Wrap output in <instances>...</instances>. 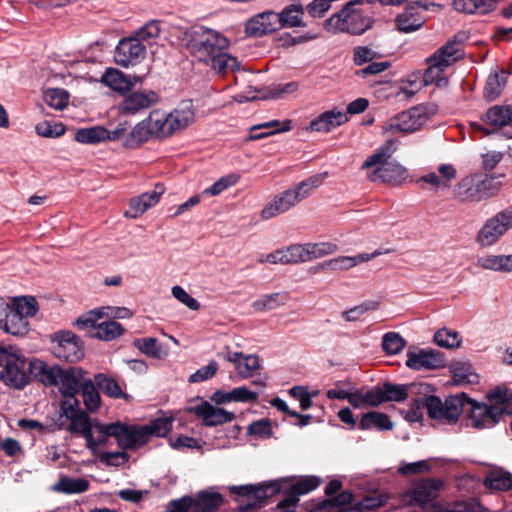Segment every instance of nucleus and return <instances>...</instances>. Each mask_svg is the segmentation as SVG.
Listing matches in <instances>:
<instances>
[{
  "label": "nucleus",
  "mask_w": 512,
  "mask_h": 512,
  "mask_svg": "<svg viewBox=\"0 0 512 512\" xmlns=\"http://www.w3.org/2000/svg\"><path fill=\"white\" fill-rule=\"evenodd\" d=\"M481 120L492 126L493 129L489 130L477 125L476 127L485 132L487 135L496 132L499 128H506L504 136L512 138V106L511 105H495L487 110L481 117Z\"/></svg>",
  "instance_id": "17"
},
{
  "label": "nucleus",
  "mask_w": 512,
  "mask_h": 512,
  "mask_svg": "<svg viewBox=\"0 0 512 512\" xmlns=\"http://www.w3.org/2000/svg\"><path fill=\"white\" fill-rule=\"evenodd\" d=\"M303 15L304 9L302 5L291 4L286 6L280 13H277V16H279L280 28L304 26Z\"/></svg>",
  "instance_id": "31"
},
{
  "label": "nucleus",
  "mask_w": 512,
  "mask_h": 512,
  "mask_svg": "<svg viewBox=\"0 0 512 512\" xmlns=\"http://www.w3.org/2000/svg\"><path fill=\"white\" fill-rule=\"evenodd\" d=\"M461 46V40L455 36L426 59L428 67L423 74L424 85L435 84L439 88L448 86V79L443 72L462 58Z\"/></svg>",
  "instance_id": "8"
},
{
  "label": "nucleus",
  "mask_w": 512,
  "mask_h": 512,
  "mask_svg": "<svg viewBox=\"0 0 512 512\" xmlns=\"http://www.w3.org/2000/svg\"><path fill=\"white\" fill-rule=\"evenodd\" d=\"M135 346L144 354L152 358H161L162 346L156 338L147 337L135 341Z\"/></svg>",
  "instance_id": "54"
},
{
  "label": "nucleus",
  "mask_w": 512,
  "mask_h": 512,
  "mask_svg": "<svg viewBox=\"0 0 512 512\" xmlns=\"http://www.w3.org/2000/svg\"><path fill=\"white\" fill-rule=\"evenodd\" d=\"M193 499V512H214L223 503L220 493L207 490L198 492Z\"/></svg>",
  "instance_id": "29"
},
{
  "label": "nucleus",
  "mask_w": 512,
  "mask_h": 512,
  "mask_svg": "<svg viewBox=\"0 0 512 512\" xmlns=\"http://www.w3.org/2000/svg\"><path fill=\"white\" fill-rule=\"evenodd\" d=\"M186 49L197 61L210 65L218 74L240 69L238 59L226 52L228 40L218 31L203 26L186 32Z\"/></svg>",
  "instance_id": "2"
},
{
  "label": "nucleus",
  "mask_w": 512,
  "mask_h": 512,
  "mask_svg": "<svg viewBox=\"0 0 512 512\" xmlns=\"http://www.w3.org/2000/svg\"><path fill=\"white\" fill-rule=\"evenodd\" d=\"M53 353L57 358L72 363L79 361L84 355L79 338L71 332H63L57 336Z\"/></svg>",
  "instance_id": "22"
},
{
  "label": "nucleus",
  "mask_w": 512,
  "mask_h": 512,
  "mask_svg": "<svg viewBox=\"0 0 512 512\" xmlns=\"http://www.w3.org/2000/svg\"><path fill=\"white\" fill-rule=\"evenodd\" d=\"M406 365L413 370L439 369L445 366V357L434 349L409 350Z\"/></svg>",
  "instance_id": "20"
},
{
  "label": "nucleus",
  "mask_w": 512,
  "mask_h": 512,
  "mask_svg": "<svg viewBox=\"0 0 512 512\" xmlns=\"http://www.w3.org/2000/svg\"><path fill=\"white\" fill-rule=\"evenodd\" d=\"M289 300V295L285 292H276L266 294L255 300L252 304L256 311H269L285 305Z\"/></svg>",
  "instance_id": "36"
},
{
  "label": "nucleus",
  "mask_w": 512,
  "mask_h": 512,
  "mask_svg": "<svg viewBox=\"0 0 512 512\" xmlns=\"http://www.w3.org/2000/svg\"><path fill=\"white\" fill-rule=\"evenodd\" d=\"M507 83V73L501 71L500 73H490L484 87L483 95L488 101L497 99Z\"/></svg>",
  "instance_id": "32"
},
{
  "label": "nucleus",
  "mask_w": 512,
  "mask_h": 512,
  "mask_svg": "<svg viewBox=\"0 0 512 512\" xmlns=\"http://www.w3.org/2000/svg\"><path fill=\"white\" fill-rule=\"evenodd\" d=\"M239 180V176L235 174H230L221 177L218 179L213 185L203 190L202 195H210V196H216L220 194L225 189L233 186L236 184Z\"/></svg>",
  "instance_id": "58"
},
{
  "label": "nucleus",
  "mask_w": 512,
  "mask_h": 512,
  "mask_svg": "<svg viewBox=\"0 0 512 512\" xmlns=\"http://www.w3.org/2000/svg\"><path fill=\"white\" fill-rule=\"evenodd\" d=\"M326 177V173L316 174L299 182L294 188L287 189L268 202L261 211V217L269 220L289 211L298 203L309 197L314 189L319 187Z\"/></svg>",
  "instance_id": "7"
},
{
  "label": "nucleus",
  "mask_w": 512,
  "mask_h": 512,
  "mask_svg": "<svg viewBox=\"0 0 512 512\" xmlns=\"http://www.w3.org/2000/svg\"><path fill=\"white\" fill-rule=\"evenodd\" d=\"M387 498L383 495L366 496L360 502L356 503L353 507H342L334 512H364L377 509L383 506Z\"/></svg>",
  "instance_id": "43"
},
{
  "label": "nucleus",
  "mask_w": 512,
  "mask_h": 512,
  "mask_svg": "<svg viewBox=\"0 0 512 512\" xmlns=\"http://www.w3.org/2000/svg\"><path fill=\"white\" fill-rule=\"evenodd\" d=\"M145 432L146 429L142 426L121 422L103 424L96 419H89L85 431H79L77 434L83 436L87 448L95 452L98 447L105 445L110 437L115 438L122 449L143 446L147 443Z\"/></svg>",
  "instance_id": "3"
},
{
  "label": "nucleus",
  "mask_w": 512,
  "mask_h": 512,
  "mask_svg": "<svg viewBox=\"0 0 512 512\" xmlns=\"http://www.w3.org/2000/svg\"><path fill=\"white\" fill-rule=\"evenodd\" d=\"M194 499L191 496H183L179 499L171 500L166 505V512H193Z\"/></svg>",
  "instance_id": "62"
},
{
  "label": "nucleus",
  "mask_w": 512,
  "mask_h": 512,
  "mask_svg": "<svg viewBox=\"0 0 512 512\" xmlns=\"http://www.w3.org/2000/svg\"><path fill=\"white\" fill-rule=\"evenodd\" d=\"M359 427L362 430L377 428L378 430L384 431L391 430L393 428V423L386 414L371 411L362 416Z\"/></svg>",
  "instance_id": "35"
},
{
  "label": "nucleus",
  "mask_w": 512,
  "mask_h": 512,
  "mask_svg": "<svg viewBox=\"0 0 512 512\" xmlns=\"http://www.w3.org/2000/svg\"><path fill=\"white\" fill-rule=\"evenodd\" d=\"M96 386L103 391L106 395L112 398H126L127 395L123 393L119 383L112 377L104 373H98L94 377Z\"/></svg>",
  "instance_id": "41"
},
{
  "label": "nucleus",
  "mask_w": 512,
  "mask_h": 512,
  "mask_svg": "<svg viewBox=\"0 0 512 512\" xmlns=\"http://www.w3.org/2000/svg\"><path fill=\"white\" fill-rule=\"evenodd\" d=\"M272 264H296L302 263L299 251V244L290 245L286 248L276 250L267 254V259Z\"/></svg>",
  "instance_id": "33"
},
{
  "label": "nucleus",
  "mask_w": 512,
  "mask_h": 512,
  "mask_svg": "<svg viewBox=\"0 0 512 512\" xmlns=\"http://www.w3.org/2000/svg\"><path fill=\"white\" fill-rule=\"evenodd\" d=\"M89 488V482L83 478H69L62 477L60 480L52 486V490L55 492L65 494H76L83 493Z\"/></svg>",
  "instance_id": "37"
},
{
  "label": "nucleus",
  "mask_w": 512,
  "mask_h": 512,
  "mask_svg": "<svg viewBox=\"0 0 512 512\" xmlns=\"http://www.w3.org/2000/svg\"><path fill=\"white\" fill-rule=\"evenodd\" d=\"M111 308H101L98 310L90 311L89 313L79 317L75 324L78 328L82 330L93 328L94 332L96 331V326L99 324L98 320L103 315H108V312L105 310H110Z\"/></svg>",
  "instance_id": "56"
},
{
  "label": "nucleus",
  "mask_w": 512,
  "mask_h": 512,
  "mask_svg": "<svg viewBox=\"0 0 512 512\" xmlns=\"http://www.w3.org/2000/svg\"><path fill=\"white\" fill-rule=\"evenodd\" d=\"M337 250L338 246L332 242L299 244L302 263L333 254Z\"/></svg>",
  "instance_id": "27"
},
{
  "label": "nucleus",
  "mask_w": 512,
  "mask_h": 512,
  "mask_svg": "<svg viewBox=\"0 0 512 512\" xmlns=\"http://www.w3.org/2000/svg\"><path fill=\"white\" fill-rule=\"evenodd\" d=\"M466 394L461 393L446 398L445 402L437 396H427L417 399L409 412L410 421H419L422 418V409H425L432 419L445 423H455L465 411Z\"/></svg>",
  "instance_id": "4"
},
{
  "label": "nucleus",
  "mask_w": 512,
  "mask_h": 512,
  "mask_svg": "<svg viewBox=\"0 0 512 512\" xmlns=\"http://www.w3.org/2000/svg\"><path fill=\"white\" fill-rule=\"evenodd\" d=\"M159 97L152 90L132 92L124 97L119 104V111L122 114L134 115L138 112L150 108L156 104Z\"/></svg>",
  "instance_id": "23"
},
{
  "label": "nucleus",
  "mask_w": 512,
  "mask_h": 512,
  "mask_svg": "<svg viewBox=\"0 0 512 512\" xmlns=\"http://www.w3.org/2000/svg\"><path fill=\"white\" fill-rule=\"evenodd\" d=\"M279 29V16L273 11L262 12L252 17L245 26V32L250 37H261Z\"/></svg>",
  "instance_id": "24"
},
{
  "label": "nucleus",
  "mask_w": 512,
  "mask_h": 512,
  "mask_svg": "<svg viewBox=\"0 0 512 512\" xmlns=\"http://www.w3.org/2000/svg\"><path fill=\"white\" fill-rule=\"evenodd\" d=\"M235 369L240 378L247 379L252 376L254 371L260 369L259 357L254 354L244 355L241 352V357H239Z\"/></svg>",
  "instance_id": "44"
},
{
  "label": "nucleus",
  "mask_w": 512,
  "mask_h": 512,
  "mask_svg": "<svg viewBox=\"0 0 512 512\" xmlns=\"http://www.w3.org/2000/svg\"><path fill=\"white\" fill-rule=\"evenodd\" d=\"M146 429V440H150L152 436L164 437L172 429V418L159 417L154 419L150 424L142 425Z\"/></svg>",
  "instance_id": "47"
},
{
  "label": "nucleus",
  "mask_w": 512,
  "mask_h": 512,
  "mask_svg": "<svg viewBox=\"0 0 512 512\" xmlns=\"http://www.w3.org/2000/svg\"><path fill=\"white\" fill-rule=\"evenodd\" d=\"M498 176L474 173L462 177L453 188V197L460 203H479L494 197L502 183Z\"/></svg>",
  "instance_id": "6"
},
{
  "label": "nucleus",
  "mask_w": 512,
  "mask_h": 512,
  "mask_svg": "<svg viewBox=\"0 0 512 512\" xmlns=\"http://www.w3.org/2000/svg\"><path fill=\"white\" fill-rule=\"evenodd\" d=\"M194 120L192 102H181L172 112L165 113L160 110L150 112L147 122L153 137L164 138L176 131L186 128Z\"/></svg>",
  "instance_id": "9"
},
{
  "label": "nucleus",
  "mask_w": 512,
  "mask_h": 512,
  "mask_svg": "<svg viewBox=\"0 0 512 512\" xmlns=\"http://www.w3.org/2000/svg\"><path fill=\"white\" fill-rule=\"evenodd\" d=\"M150 137H153V135L150 132V127L146 119L145 121L137 123L132 128L129 133V137L125 140V146L130 148L135 147L140 143L147 141Z\"/></svg>",
  "instance_id": "48"
},
{
  "label": "nucleus",
  "mask_w": 512,
  "mask_h": 512,
  "mask_svg": "<svg viewBox=\"0 0 512 512\" xmlns=\"http://www.w3.org/2000/svg\"><path fill=\"white\" fill-rule=\"evenodd\" d=\"M365 1L353 0L325 22V28L332 33L361 35L372 27L373 19L357 5Z\"/></svg>",
  "instance_id": "10"
},
{
  "label": "nucleus",
  "mask_w": 512,
  "mask_h": 512,
  "mask_svg": "<svg viewBox=\"0 0 512 512\" xmlns=\"http://www.w3.org/2000/svg\"><path fill=\"white\" fill-rule=\"evenodd\" d=\"M164 191L163 185L157 184L152 191L142 193L132 198L129 203V209L124 212V216L131 219L138 218L159 202Z\"/></svg>",
  "instance_id": "25"
},
{
  "label": "nucleus",
  "mask_w": 512,
  "mask_h": 512,
  "mask_svg": "<svg viewBox=\"0 0 512 512\" xmlns=\"http://www.w3.org/2000/svg\"><path fill=\"white\" fill-rule=\"evenodd\" d=\"M469 407L471 426L475 429H489L494 427L504 412V407L488 405L470 399L466 395L465 408Z\"/></svg>",
  "instance_id": "15"
},
{
  "label": "nucleus",
  "mask_w": 512,
  "mask_h": 512,
  "mask_svg": "<svg viewBox=\"0 0 512 512\" xmlns=\"http://www.w3.org/2000/svg\"><path fill=\"white\" fill-rule=\"evenodd\" d=\"M486 487L495 490H508L512 486V480L509 473L503 470L491 471L484 481Z\"/></svg>",
  "instance_id": "50"
},
{
  "label": "nucleus",
  "mask_w": 512,
  "mask_h": 512,
  "mask_svg": "<svg viewBox=\"0 0 512 512\" xmlns=\"http://www.w3.org/2000/svg\"><path fill=\"white\" fill-rule=\"evenodd\" d=\"M384 402H401L408 396L407 386L401 384L385 383L381 386Z\"/></svg>",
  "instance_id": "52"
},
{
  "label": "nucleus",
  "mask_w": 512,
  "mask_h": 512,
  "mask_svg": "<svg viewBox=\"0 0 512 512\" xmlns=\"http://www.w3.org/2000/svg\"><path fill=\"white\" fill-rule=\"evenodd\" d=\"M160 32L161 22L158 20H151L135 31L133 36L137 38L140 43L151 45L159 37Z\"/></svg>",
  "instance_id": "45"
},
{
  "label": "nucleus",
  "mask_w": 512,
  "mask_h": 512,
  "mask_svg": "<svg viewBox=\"0 0 512 512\" xmlns=\"http://www.w3.org/2000/svg\"><path fill=\"white\" fill-rule=\"evenodd\" d=\"M4 323H7V325L2 330L11 335H24L28 331V319L19 314L13 307L10 308Z\"/></svg>",
  "instance_id": "40"
},
{
  "label": "nucleus",
  "mask_w": 512,
  "mask_h": 512,
  "mask_svg": "<svg viewBox=\"0 0 512 512\" xmlns=\"http://www.w3.org/2000/svg\"><path fill=\"white\" fill-rule=\"evenodd\" d=\"M231 493L242 497L240 501L239 512H255L256 509L262 507L267 498L272 497L281 490L278 481H272L266 484H247L239 486H230Z\"/></svg>",
  "instance_id": "12"
},
{
  "label": "nucleus",
  "mask_w": 512,
  "mask_h": 512,
  "mask_svg": "<svg viewBox=\"0 0 512 512\" xmlns=\"http://www.w3.org/2000/svg\"><path fill=\"white\" fill-rule=\"evenodd\" d=\"M478 265L487 270L511 272L512 254L483 256L478 259Z\"/></svg>",
  "instance_id": "34"
},
{
  "label": "nucleus",
  "mask_w": 512,
  "mask_h": 512,
  "mask_svg": "<svg viewBox=\"0 0 512 512\" xmlns=\"http://www.w3.org/2000/svg\"><path fill=\"white\" fill-rule=\"evenodd\" d=\"M349 120L347 113L337 109L325 111L313 119L307 127L310 131L330 132Z\"/></svg>",
  "instance_id": "26"
},
{
  "label": "nucleus",
  "mask_w": 512,
  "mask_h": 512,
  "mask_svg": "<svg viewBox=\"0 0 512 512\" xmlns=\"http://www.w3.org/2000/svg\"><path fill=\"white\" fill-rule=\"evenodd\" d=\"M512 229V206H509L490 217L480 228L476 240L482 247L497 243L507 231Z\"/></svg>",
  "instance_id": "14"
},
{
  "label": "nucleus",
  "mask_w": 512,
  "mask_h": 512,
  "mask_svg": "<svg viewBox=\"0 0 512 512\" xmlns=\"http://www.w3.org/2000/svg\"><path fill=\"white\" fill-rule=\"evenodd\" d=\"M108 130L102 126L82 128L77 130L75 140L82 144H97L107 140Z\"/></svg>",
  "instance_id": "39"
},
{
  "label": "nucleus",
  "mask_w": 512,
  "mask_h": 512,
  "mask_svg": "<svg viewBox=\"0 0 512 512\" xmlns=\"http://www.w3.org/2000/svg\"><path fill=\"white\" fill-rule=\"evenodd\" d=\"M36 362L28 361L15 346L0 345V381L10 388H24L30 382V375H34Z\"/></svg>",
  "instance_id": "5"
},
{
  "label": "nucleus",
  "mask_w": 512,
  "mask_h": 512,
  "mask_svg": "<svg viewBox=\"0 0 512 512\" xmlns=\"http://www.w3.org/2000/svg\"><path fill=\"white\" fill-rule=\"evenodd\" d=\"M219 369V365L215 360H210L206 366L199 368L189 377V382L199 383L212 378Z\"/></svg>",
  "instance_id": "61"
},
{
  "label": "nucleus",
  "mask_w": 512,
  "mask_h": 512,
  "mask_svg": "<svg viewBox=\"0 0 512 512\" xmlns=\"http://www.w3.org/2000/svg\"><path fill=\"white\" fill-rule=\"evenodd\" d=\"M430 119L427 107L423 105L412 107L384 122L382 129L385 133H413L422 128Z\"/></svg>",
  "instance_id": "13"
},
{
  "label": "nucleus",
  "mask_w": 512,
  "mask_h": 512,
  "mask_svg": "<svg viewBox=\"0 0 512 512\" xmlns=\"http://www.w3.org/2000/svg\"><path fill=\"white\" fill-rule=\"evenodd\" d=\"M453 380L458 385L474 384L478 382V375L472 366L467 363H456L452 368Z\"/></svg>",
  "instance_id": "46"
},
{
  "label": "nucleus",
  "mask_w": 512,
  "mask_h": 512,
  "mask_svg": "<svg viewBox=\"0 0 512 512\" xmlns=\"http://www.w3.org/2000/svg\"><path fill=\"white\" fill-rule=\"evenodd\" d=\"M33 367L35 378L45 386H56L63 397L57 420L58 428L75 434L85 431L90 418L80 408L79 400L76 398L83 382L87 380L85 371L79 367L62 369L56 365L48 366L42 361L36 362Z\"/></svg>",
  "instance_id": "1"
},
{
  "label": "nucleus",
  "mask_w": 512,
  "mask_h": 512,
  "mask_svg": "<svg viewBox=\"0 0 512 512\" xmlns=\"http://www.w3.org/2000/svg\"><path fill=\"white\" fill-rule=\"evenodd\" d=\"M389 156L388 149L381 148L365 160L362 168L368 170V178L373 182L400 185L406 180L408 172L399 163L387 161Z\"/></svg>",
  "instance_id": "11"
},
{
  "label": "nucleus",
  "mask_w": 512,
  "mask_h": 512,
  "mask_svg": "<svg viewBox=\"0 0 512 512\" xmlns=\"http://www.w3.org/2000/svg\"><path fill=\"white\" fill-rule=\"evenodd\" d=\"M80 390L86 409L90 412L96 411L101 404V398L96 384L91 379H87L83 382V386Z\"/></svg>",
  "instance_id": "42"
},
{
  "label": "nucleus",
  "mask_w": 512,
  "mask_h": 512,
  "mask_svg": "<svg viewBox=\"0 0 512 512\" xmlns=\"http://www.w3.org/2000/svg\"><path fill=\"white\" fill-rule=\"evenodd\" d=\"M101 83L118 93L128 92L133 84L130 79L120 70L108 68L101 77Z\"/></svg>",
  "instance_id": "30"
},
{
  "label": "nucleus",
  "mask_w": 512,
  "mask_h": 512,
  "mask_svg": "<svg viewBox=\"0 0 512 512\" xmlns=\"http://www.w3.org/2000/svg\"><path fill=\"white\" fill-rule=\"evenodd\" d=\"M35 129L38 135L48 138L60 137L65 132V127L62 124L49 121L38 123Z\"/></svg>",
  "instance_id": "60"
},
{
  "label": "nucleus",
  "mask_w": 512,
  "mask_h": 512,
  "mask_svg": "<svg viewBox=\"0 0 512 512\" xmlns=\"http://www.w3.org/2000/svg\"><path fill=\"white\" fill-rule=\"evenodd\" d=\"M443 484L440 479H422L406 492V496L411 503H416L424 508L430 501L438 497Z\"/></svg>",
  "instance_id": "21"
},
{
  "label": "nucleus",
  "mask_w": 512,
  "mask_h": 512,
  "mask_svg": "<svg viewBox=\"0 0 512 512\" xmlns=\"http://www.w3.org/2000/svg\"><path fill=\"white\" fill-rule=\"evenodd\" d=\"M44 100L48 106L62 110L69 102V94L61 88H50L45 91Z\"/></svg>",
  "instance_id": "51"
},
{
  "label": "nucleus",
  "mask_w": 512,
  "mask_h": 512,
  "mask_svg": "<svg viewBox=\"0 0 512 512\" xmlns=\"http://www.w3.org/2000/svg\"><path fill=\"white\" fill-rule=\"evenodd\" d=\"M146 55V46L133 35L121 39L116 46L114 59L121 67L128 68L140 63Z\"/></svg>",
  "instance_id": "16"
},
{
  "label": "nucleus",
  "mask_w": 512,
  "mask_h": 512,
  "mask_svg": "<svg viewBox=\"0 0 512 512\" xmlns=\"http://www.w3.org/2000/svg\"><path fill=\"white\" fill-rule=\"evenodd\" d=\"M10 303L11 307L26 319L37 313V303L33 297H17Z\"/></svg>",
  "instance_id": "55"
},
{
  "label": "nucleus",
  "mask_w": 512,
  "mask_h": 512,
  "mask_svg": "<svg viewBox=\"0 0 512 512\" xmlns=\"http://www.w3.org/2000/svg\"><path fill=\"white\" fill-rule=\"evenodd\" d=\"M361 263L359 254L355 256H339L320 264V269H329L333 271L348 270Z\"/></svg>",
  "instance_id": "49"
},
{
  "label": "nucleus",
  "mask_w": 512,
  "mask_h": 512,
  "mask_svg": "<svg viewBox=\"0 0 512 512\" xmlns=\"http://www.w3.org/2000/svg\"><path fill=\"white\" fill-rule=\"evenodd\" d=\"M405 347V340L395 332L384 334L382 339V348L388 354H397Z\"/></svg>",
  "instance_id": "57"
},
{
  "label": "nucleus",
  "mask_w": 512,
  "mask_h": 512,
  "mask_svg": "<svg viewBox=\"0 0 512 512\" xmlns=\"http://www.w3.org/2000/svg\"><path fill=\"white\" fill-rule=\"evenodd\" d=\"M187 410L202 419L203 423L209 427L231 422L235 417L234 413L223 408L213 406L207 401H200L199 403L191 404Z\"/></svg>",
  "instance_id": "19"
},
{
  "label": "nucleus",
  "mask_w": 512,
  "mask_h": 512,
  "mask_svg": "<svg viewBox=\"0 0 512 512\" xmlns=\"http://www.w3.org/2000/svg\"><path fill=\"white\" fill-rule=\"evenodd\" d=\"M124 331V327L116 321H102L96 326L92 336L103 341H111L122 336Z\"/></svg>",
  "instance_id": "38"
},
{
  "label": "nucleus",
  "mask_w": 512,
  "mask_h": 512,
  "mask_svg": "<svg viewBox=\"0 0 512 512\" xmlns=\"http://www.w3.org/2000/svg\"><path fill=\"white\" fill-rule=\"evenodd\" d=\"M259 397V391H253L246 386L236 387L232 390L233 402L251 403L256 402Z\"/></svg>",
  "instance_id": "63"
},
{
  "label": "nucleus",
  "mask_w": 512,
  "mask_h": 512,
  "mask_svg": "<svg viewBox=\"0 0 512 512\" xmlns=\"http://www.w3.org/2000/svg\"><path fill=\"white\" fill-rule=\"evenodd\" d=\"M353 501V494L349 491H344L340 493L334 499H325L321 501L317 507H315L310 512H324L325 510L332 508L334 505L338 506H346Z\"/></svg>",
  "instance_id": "59"
},
{
  "label": "nucleus",
  "mask_w": 512,
  "mask_h": 512,
  "mask_svg": "<svg viewBox=\"0 0 512 512\" xmlns=\"http://www.w3.org/2000/svg\"><path fill=\"white\" fill-rule=\"evenodd\" d=\"M431 466L429 460H420L411 463H403L398 472L402 475L419 474L430 471Z\"/></svg>",
  "instance_id": "64"
},
{
  "label": "nucleus",
  "mask_w": 512,
  "mask_h": 512,
  "mask_svg": "<svg viewBox=\"0 0 512 512\" xmlns=\"http://www.w3.org/2000/svg\"><path fill=\"white\" fill-rule=\"evenodd\" d=\"M495 0H454L453 7L456 11L467 14H487L496 9Z\"/></svg>",
  "instance_id": "28"
},
{
  "label": "nucleus",
  "mask_w": 512,
  "mask_h": 512,
  "mask_svg": "<svg viewBox=\"0 0 512 512\" xmlns=\"http://www.w3.org/2000/svg\"><path fill=\"white\" fill-rule=\"evenodd\" d=\"M435 343L444 348H455L460 345L461 339L456 331L446 328L439 329L434 335Z\"/></svg>",
  "instance_id": "53"
},
{
  "label": "nucleus",
  "mask_w": 512,
  "mask_h": 512,
  "mask_svg": "<svg viewBox=\"0 0 512 512\" xmlns=\"http://www.w3.org/2000/svg\"><path fill=\"white\" fill-rule=\"evenodd\" d=\"M427 9L428 5L423 1L410 2L395 18L397 30L402 33H411L420 29L425 23L422 12Z\"/></svg>",
  "instance_id": "18"
}]
</instances>
